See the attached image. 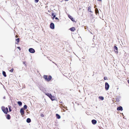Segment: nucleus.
<instances>
[{
	"mask_svg": "<svg viewBox=\"0 0 129 129\" xmlns=\"http://www.w3.org/2000/svg\"><path fill=\"white\" fill-rule=\"evenodd\" d=\"M43 77L45 80L47 81H49L52 79V77L51 76H49L48 77V76L47 75H44L43 76Z\"/></svg>",
	"mask_w": 129,
	"mask_h": 129,
	"instance_id": "f257e3e1",
	"label": "nucleus"
},
{
	"mask_svg": "<svg viewBox=\"0 0 129 129\" xmlns=\"http://www.w3.org/2000/svg\"><path fill=\"white\" fill-rule=\"evenodd\" d=\"M2 111L5 114H7L8 112V108H5L4 107L2 106L1 108Z\"/></svg>",
	"mask_w": 129,
	"mask_h": 129,
	"instance_id": "f03ea898",
	"label": "nucleus"
},
{
	"mask_svg": "<svg viewBox=\"0 0 129 129\" xmlns=\"http://www.w3.org/2000/svg\"><path fill=\"white\" fill-rule=\"evenodd\" d=\"M109 87V85L107 82L105 83V89L106 90H108Z\"/></svg>",
	"mask_w": 129,
	"mask_h": 129,
	"instance_id": "7ed1b4c3",
	"label": "nucleus"
},
{
	"mask_svg": "<svg viewBox=\"0 0 129 129\" xmlns=\"http://www.w3.org/2000/svg\"><path fill=\"white\" fill-rule=\"evenodd\" d=\"M29 51L31 53H34L35 52V50L32 48H30L29 49Z\"/></svg>",
	"mask_w": 129,
	"mask_h": 129,
	"instance_id": "20e7f679",
	"label": "nucleus"
},
{
	"mask_svg": "<svg viewBox=\"0 0 129 129\" xmlns=\"http://www.w3.org/2000/svg\"><path fill=\"white\" fill-rule=\"evenodd\" d=\"M114 51L117 53H118L117 47L116 46H114Z\"/></svg>",
	"mask_w": 129,
	"mask_h": 129,
	"instance_id": "39448f33",
	"label": "nucleus"
},
{
	"mask_svg": "<svg viewBox=\"0 0 129 129\" xmlns=\"http://www.w3.org/2000/svg\"><path fill=\"white\" fill-rule=\"evenodd\" d=\"M20 113L22 115H23L24 114V112L23 108H21L20 110Z\"/></svg>",
	"mask_w": 129,
	"mask_h": 129,
	"instance_id": "423d86ee",
	"label": "nucleus"
},
{
	"mask_svg": "<svg viewBox=\"0 0 129 129\" xmlns=\"http://www.w3.org/2000/svg\"><path fill=\"white\" fill-rule=\"evenodd\" d=\"M50 28L52 29H54V24L52 23H51L50 25Z\"/></svg>",
	"mask_w": 129,
	"mask_h": 129,
	"instance_id": "0eeeda50",
	"label": "nucleus"
},
{
	"mask_svg": "<svg viewBox=\"0 0 129 129\" xmlns=\"http://www.w3.org/2000/svg\"><path fill=\"white\" fill-rule=\"evenodd\" d=\"M91 121L92 123L93 124H96L97 122L94 119L92 120Z\"/></svg>",
	"mask_w": 129,
	"mask_h": 129,
	"instance_id": "6e6552de",
	"label": "nucleus"
},
{
	"mask_svg": "<svg viewBox=\"0 0 129 129\" xmlns=\"http://www.w3.org/2000/svg\"><path fill=\"white\" fill-rule=\"evenodd\" d=\"M117 110H120L122 111L123 110V109L122 107L121 106H120L119 107H118L117 108Z\"/></svg>",
	"mask_w": 129,
	"mask_h": 129,
	"instance_id": "1a4fd4ad",
	"label": "nucleus"
},
{
	"mask_svg": "<svg viewBox=\"0 0 129 129\" xmlns=\"http://www.w3.org/2000/svg\"><path fill=\"white\" fill-rule=\"evenodd\" d=\"M6 118L9 120L10 119L11 116L10 115L7 114L6 115Z\"/></svg>",
	"mask_w": 129,
	"mask_h": 129,
	"instance_id": "9d476101",
	"label": "nucleus"
},
{
	"mask_svg": "<svg viewBox=\"0 0 129 129\" xmlns=\"http://www.w3.org/2000/svg\"><path fill=\"white\" fill-rule=\"evenodd\" d=\"M52 17L53 19H54L55 18V19H56V17H55V15L53 13L52 14Z\"/></svg>",
	"mask_w": 129,
	"mask_h": 129,
	"instance_id": "9b49d317",
	"label": "nucleus"
},
{
	"mask_svg": "<svg viewBox=\"0 0 129 129\" xmlns=\"http://www.w3.org/2000/svg\"><path fill=\"white\" fill-rule=\"evenodd\" d=\"M69 17L71 19V20L73 21H74V19L72 17V16L69 15H68Z\"/></svg>",
	"mask_w": 129,
	"mask_h": 129,
	"instance_id": "f8f14e48",
	"label": "nucleus"
},
{
	"mask_svg": "<svg viewBox=\"0 0 129 129\" xmlns=\"http://www.w3.org/2000/svg\"><path fill=\"white\" fill-rule=\"evenodd\" d=\"M45 94L48 96H49L50 98L51 97V96H52V95H51V94L48 93H46Z\"/></svg>",
	"mask_w": 129,
	"mask_h": 129,
	"instance_id": "ddd939ff",
	"label": "nucleus"
},
{
	"mask_svg": "<svg viewBox=\"0 0 129 129\" xmlns=\"http://www.w3.org/2000/svg\"><path fill=\"white\" fill-rule=\"evenodd\" d=\"M31 121V119L29 118H28L26 120V122L27 123H29Z\"/></svg>",
	"mask_w": 129,
	"mask_h": 129,
	"instance_id": "4468645a",
	"label": "nucleus"
},
{
	"mask_svg": "<svg viewBox=\"0 0 129 129\" xmlns=\"http://www.w3.org/2000/svg\"><path fill=\"white\" fill-rule=\"evenodd\" d=\"M70 30L72 31H74L75 30V28L74 27H73L71 28H70Z\"/></svg>",
	"mask_w": 129,
	"mask_h": 129,
	"instance_id": "2eb2a0df",
	"label": "nucleus"
},
{
	"mask_svg": "<svg viewBox=\"0 0 129 129\" xmlns=\"http://www.w3.org/2000/svg\"><path fill=\"white\" fill-rule=\"evenodd\" d=\"M17 104L19 106H21L22 105V103L20 101H18L17 102Z\"/></svg>",
	"mask_w": 129,
	"mask_h": 129,
	"instance_id": "dca6fc26",
	"label": "nucleus"
},
{
	"mask_svg": "<svg viewBox=\"0 0 129 129\" xmlns=\"http://www.w3.org/2000/svg\"><path fill=\"white\" fill-rule=\"evenodd\" d=\"M3 75H4V76L5 77H6L7 75L6 74V72H5L4 71H3Z\"/></svg>",
	"mask_w": 129,
	"mask_h": 129,
	"instance_id": "f3484780",
	"label": "nucleus"
},
{
	"mask_svg": "<svg viewBox=\"0 0 129 129\" xmlns=\"http://www.w3.org/2000/svg\"><path fill=\"white\" fill-rule=\"evenodd\" d=\"M8 107L9 108V112H11L12 111L11 107L9 105L8 106Z\"/></svg>",
	"mask_w": 129,
	"mask_h": 129,
	"instance_id": "a211bd4d",
	"label": "nucleus"
},
{
	"mask_svg": "<svg viewBox=\"0 0 129 129\" xmlns=\"http://www.w3.org/2000/svg\"><path fill=\"white\" fill-rule=\"evenodd\" d=\"M88 10L89 11L91 12H92L91 11V7H90L89 6L88 7Z\"/></svg>",
	"mask_w": 129,
	"mask_h": 129,
	"instance_id": "6ab92c4d",
	"label": "nucleus"
},
{
	"mask_svg": "<svg viewBox=\"0 0 129 129\" xmlns=\"http://www.w3.org/2000/svg\"><path fill=\"white\" fill-rule=\"evenodd\" d=\"M95 13L96 14H97V13H99V11H98V9L97 8H96L95 9Z\"/></svg>",
	"mask_w": 129,
	"mask_h": 129,
	"instance_id": "aec40b11",
	"label": "nucleus"
},
{
	"mask_svg": "<svg viewBox=\"0 0 129 129\" xmlns=\"http://www.w3.org/2000/svg\"><path fill=\"white\" fill-rule=\"evenodd\" d=\"M50 98L52 100H54L55 98L54 96H52Z\"/></svg>",
	"mask_w": 129,
	"mask_h": 129,
	"instance_id": "412c9836",
	"label": "nucleus"
},
{
	"mask_svg": "<svg viewBox=\"0 0 129 129\" xmlns=\"http://www.w3.org/2000/svg\"><path fill=\"white\" fill-rule=\"evenodd\" d=\"M20 41V39L19 38H18L16 39V41L18 43Z\"/></svg>",
	"mask_w": 129,
	"mask_h": 129,
	"instance_id": "4be33fe9",
	"label": "nucleus"
},
{
	"mask_svg": "<svg viewBox=\"0 0 129 129\" xmlns=\"http://www.w3.org/2000/svg\"><path fill=\"white\" fill-rule=\"evenodd\" d=\"M23 64H24L26 67V62H23Z\"/></svg>",
	"mask_w": 129,
	"mask_h": 129,
	"instance_id": "5701e85b",
	"label": "nucleus"
},
{
	"mask_svg": "<svg viewBox=\"0 0 129 129\" xmlns=\"http://www.w3.org/2000/svg\"><path fill=\"white\" fill-rule=\"evenodd\" d=\"M60 116L58 114H57V118L58 119H60Z\"/></svg>",
	"mask_w": 129,
	"mask_h": 129,
	"instance_id": "b1692460",
	"label": "nucleus"
},
{
	"mask_svg": "<svg viewBox=\"0 0 129 129\" xmlns=\"http://www.w3.org/2000/svg\"><path fill=\"white\" fill-rule=\"evenodd\" d=\"M24 108L25 110L27 108V106L26 105H25L23 107Z\"/></svg>",
	"mask_w": 129,
	"mask_h": 129,
	"instance_id": "393cba45",
	"label": "nucleus"
},
{
	"mask_svg": "<svg viewBox=\"0 0 129 129\" xmlns=\"http://www.w3.org/2000/svg\"><path fill=\"white\" fill-rule=\"evenodd\" d=\"M14 70V69L13 68L11 70H9V71L11 72H12Z\"/></svg>",
	"mask_w": 129,
	"mask_h": 129,
	"instance_id": "a878e982",
	"label": "nucleus"
},
{
	"mask_svg": "<svg viewBox=\"0 0 129 129\" xmlns=\"http://www.w3.org/2000/svg\"><path fill=\"white\" fill-rule=\"evenodd\" d=\"M99 98L101 99L102 100H104V98L103 97H99Z\"/></svg>",
	"mask_w": 129,
	"mask_h": 129,
	"instance_id": "bb28decb",
	"label": "nucleus"
},
{
	"mask_svg": "<svg viewBox=\"0 0 129 129\" xmlns=\"http://www.w3.org/2000/svg\"><path fill=\"white\" fill-rule=\"evenodd\" d=\"M104 79L105 80H107V77H104Z\"/></svg>",
	"mask_w": 129,
	"mask_h": 129,
	"instance_id": "cd10ccee",
	"label": "nucleus"
},
{
	"mask_svg": "<svg viewBox=\"0 0 129 129\" xmlns=\"http://www.w3.org/2000/svg\"><path fill=\"white\" fill-rule=\"evenodd\" d=\"M39 1V0H35V2L36 3H38Z\"/></svg>",
	"mask_w": 129,
	"mask_h": 129,
	"instance_id": "c85d7f7f",
	"label": "nucleus"
},
{
	"mask_svg": "<svg viewBox=\"0 0 129 129\" xmlns=\"http://www.w3.org/2000/svg\"><path fill=\"white\" fill-rule=\"evenodd\" d=\"M41 116L42 117H44V115L42 114H41Z\"/></svg>",
	"mask_w": 129,
	"mask_h": 129,
	"instance_id": "c756f323",
	"label": "nucleus"
},
{
	"mask_svg": "<svg viewBox=\"0 0 129 129\" xmlns=\"http://www.w3.org/2000/svg\"><path fill=\"white\" fill-rule=\"evenodd\" d=\"M17 48L19 50H21V48L20 47H18Z\"/></svg>",
	"mask_w": 129,
	"mask_h": 129,
	"instance_id": "7c9ffc66",
	"label": "nucleus"
},
{
	"mask_svg": "<svg viewBox=\"0 0 129 129\" xmlns=\"http://www.w3.org/2000/svg\"><path fill=\"white\" fill-rule=\"evenodd\" d=\"M15 37L16 38H17L18 37V36H17V35H16Z\"/></svg>",
	"mask_w": 129,
	"mask_h": 129,
	"instance_id": "2f4dec72",
	"label": "nucleus"
},
{
	"mask_svg": "<svg viewBox=\"0 0 129 129\" xmlns=\"http://www.w3.org/2000/svg\"><path fill=\"white\" fill-rule=\"evenodd\" d=\"M127 81H128V83L129 84V79Z\"/></svg>",
	"mask_w": 129,
	"mask_h": 129,
	"instance_id": "473e14b6",
	"label": "nucleus"
},
{
	"mask_svg": "<svg viewBox=\"0 0 129 129\" xmlns=\"http://www.w3.org/2000/svg\"><path fill=\"white\" fill-rule=\"evenodd\" d=\"M98 1H101V0H98Z\"/></svg>",
	"mask_w": 129,
	"mask_h": 129,
	"instance_id": "72a5a7b5",
	"label": "nucleus"
},
{
	"mask_svg": "<svg viewBox=\"0 0 129 129\" xmlns=\"http://www.w3.org/2000/svg\"><path fill=\"white\" fill-rule=\"evenodd\" d=\"M58 18H57V20H58Z\"/></svg>",
	"mask_w": 129,
	"mask_h": 129,
	"instance_id": "f704fd0d",
	"label": "nucleus"
}]
</instances>
